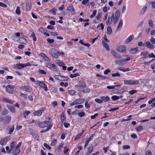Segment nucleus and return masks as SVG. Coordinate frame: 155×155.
Segmentation results:
<instances>
[{"label":"nucleus","mask_w":155,"mask_h":155,"mask_svg":"<svg viewBox=\"0 0 155 155\" xmlns=\"http://www.w3.org/2000/svg\"><path fill=\"white\" fill-rule=\"evenodd\" d=\"M75 87L78 91L84 93H88L90 91V89L86 87V84L83 80H80L79 84L76 85Z\"/></svg>","instance_id":"obj_1"},{"label":"nucleus","mask_w":155,"mask_h":155,"mask_svg":"<svg viewBox=\"0 0 155 155\" xmlns=\"http://www.w3.org/2000/svg\"><path fill=\"white\" fill-rule=\"evenodd\" d=\"M15 142L13 141L11 144V149L13 151L12 153L14 155H17L20 152L19 147L21 146V143L20 142L17 145H15Z\"/></svg>","instance_id":"obj_2"},{"label":"nucleus","mask_w":155,"mask_h":155,"mask_svg":"<svg viewBox=\"0 0 155 155\" xmlns=\"http://www.w3.org/2000/svg\"><path fill=\"white\" fill-rule=\"evenodd\" d=\"M38 126L41 128L47 127V128L50 129L52 127L51 122L50 121H46L39 122L38 123Z\"/></svg>","instance_id":"obj_3"},{"label":"nucleus","mask_w":155,"mask_h":155,"mask_svg":"<svg viewBox=\"0 0 155 155\" xmlns=\"http://www.w3.org/2000/svg\"><path fill=\"white\" fill-rule=\"evenodd\" d=\"M120 12L118 10H117L116 11L115 15L114 13L112 14L111 17H110L111 18V19H112V21L114 25H115L118 21L120 17Z\"/></svg>","instance_id":"obj_4"},{"label":"nucleus","mask_w":155,"mask_h":155,"mask_svg":"<svg viewBox=\"0 0 155 155\" xmlns=\"http://www.w3.org/2000/svg\"><path fill=\"white\" fill-rule=\"evenodd\" d=\"M139 83V81L137 80H124V84L126 85H136L138 84Z\"/></svg>","instance_id":"obj_5"},{"label":"nucleus","mask_w":155,"mask_h":155,"mask_svg":"<svg viewBox=\"0 0 155 155\" xmlns=\"http://www.w3.org/2000/svg\"><path fill=\"white\" fill-rule=\"evenodd\" d=\"M50 54L51 56L56 58H58V51L57 50L54 48H51L49 51Z\"/></svg>","instance_id":"obj_6"},{"label":"nucleus","mask_w":155,"mask_h":155,"mask_svg":"<svg viewBox=\"0 0 155 155\" xmlns=\"http://www.w3.org/2000/svg\"><path fill=\"white\" fill-rule=\"evenodd\" d=\"M5 87L6 91L10 94H12L14 91L13 86L10 84L6 86L5 85L3 86V87Z\"/></svg>","instance_id":"obj_7"},{"label":"nucleus","mask_w":155,"mask_h":155,"mask_svg":"<svg viewBox=\"0 0 155 155\" xmlns=\"http://www.w3.org/2000/svg\"><path fill=\"white\" fill-rule=\"evenodd\" d=\"M126 46L124 45H121L117 48V51L120 53H125L126 52Z\"/></svg>","instance_id":"obj_8"},{"label":"nucleus","mask_w":155,"mask_h":155,"mask_svg":"<svg viewBox=\"0 0 155 155\" xmlns=\"http://www.w3.org/2000/svg\"><path fill=\"white\" fill-rule=\"evenodd\" d=\"M46 65L47 67L49 68L52 71H56L57 70V68L54 64H52L48 62L46 63Z\"/></svg>","instance_id":"obj_9"},{"label":"nucleus","mask_w":155,"mask_h":155,"mask_svg":"<svg viewBox=\"0 0 155 155\" xmlns=\"http://www.w3.org/2000/svg\"><path fill=\"white\" fill-rule=\"evenodd\" d=\"M84 101V99L83 98H80L76 100L73 101L72 103H71L70 105L71 106H72L74 105H76L78 104H81Z\"/></svg>","instance_id":"obj_10"},{"label":"nucleus","mask_w":155,"mask_h":155,"mask_svg":"<svg viewBox=\"0 0 155 155\" xmlns=\"http://www.w3.org/2000/svg\"><path fill=\"white\" fill-rule=\"evenodd\" d=\"M54 77L57 80L63 81H67L69 78L68 77L62 75H55Z\"/></svg>","instance_id":"obj_11"},{"label":"nucleus","mask_w":155,"mask_h":155,"mask_svg":"<svg viewBox=\"0 0 155 155\" xmlns=\"http://www.w3.org/2000/svg\"><path fill=\"white\" fill-rule=\"evenodd\" d=\"M110 52L112 55L116 58L119 59L121 57L120 55L116 51L113 50H111Z\"/></svg>","instance_id":"obj_12"},{"label":"nucleus","mask_w":155,"mask_h":155,"mask_svg":"<svg viewBox=\"0 0 155 155\" xmlns=\"http://www.w3.org/2000/svg\"><path fill=\"white\" fill-rule=\"evenodd\" d=\"M146 47L150 49H153L155 48L154 45L149 41H146Z\"/></svg>","instance_id":"obj_13"},{"label":"nucleus","mask_w":155,"mask_h":155,"mask_svg":"<svg viewBox=\"0 0 155 155\" xmlns=\"http://www.w3.org/2000/svg\"><path fill=\"white\" fill-rule=\"evenodd\" d=\"M15 68L18 69H21L24 67V64L19 63L15 64L14 65Z\"/></svg>","instance_id":"obj_14"},{"label":"nucleus","mask_w":155,"mask_h":155,"mask_svg":"<svg viewBox=\"0 0 155 155\" xmlns=\"http://www.w3.org/2000/svg\"><path fill=\"white\" fill-rule=\"evenodd\" d=\"M21 88L25 89L26 91L29 92H31L32 90V89L29 86H25L22 87Z\"/></svg>","instance_id":"obj_15"},{"label":"nucleus","mask_w":155,"mask_h":155,"mask_svg":"<svg viewBox=\"0 0 155 155\" xmlns=\"http://www.w3.org/2000/svg\"><path fill=\"white\" fill-rule=\"evenodd\" d=\"M88 151L86 153V155H89L92 152L94 148L93 146L92 145L89 147H88Z\"/></svg>","instance_id":"obj_16"},{"label":"nucleus","mask_w":155,"mask_h":155,"mask_svg":"<svg viewBox=\"0 0 155 155\" xmlns=\"http://www.w3.org/2000/svg\"><path fill=\"white\" fill-rule=\"evenodd\" d=\"M42 110H38V111H34L33 114L35 116H39L42 114Z\"/></svg>","instance_id":"obj_17"},{"label":"nucleus","mask_w":155,"mask_h":155,"mask_svg":"<svg viewBox=\"0 0 155 155\" xmlns=\"http://www.w3.org/2000/svg\"><path fill=\"white\" fill-rule=\"evenodd\" d=\"M39 85L41 87L43 88L44 89V90L45 91H47L48 90L47 86H46V85L43 82H41L40 84Z\"/></svg>","instance_id":"obj_18"},{"label":"nucleus","mask_w":155,"mask_h":155,"mask_svg":"<svg viewBox=\"0 0 155 155\" xmlns=\"http://www.w3.org/2000/svg\"><path fill=\"white\" fill-rule=\"evenodd\" d=\"M100 98L102 99L103 101L106 102L109 101L110 98L108 96H106L105 97L104 96H101L100 97Z\"/></svg>","instance_id":"obj_19"},{"label":"nucleus","mask_w":155,"mask_h":155,"mask_svg":"<svg viewBox=\"0 0 155 155\" xmlns=\"http://www.w3.org/2000/svg\"><path fill=\"white\" fill-rule=\"evenodd\" d=\"M138 51V49L137 48H132L130 49L129 50V52L133 54H134L137 52Z\"/></svg>","instance_id":"obj_20"},{"label":"nucleus","mask_w":155,"mask_h":155,"mask_svg":"<svg viewBox=\"0 0 155 155\" xmlns=\"http://www.w3.org/2000/svg\"><path fill=\"white\" fill-rule=\"evenodd\" d=\"M8 140V138L7 137L4 138L1 140L0 141V144L2 145H3L6 143Z\"/></svg>","instance_id":"obj_21"},{"label":"nucleus","mask_w":155,"mask_h":155,"mask_svg":"<svg viewBox=\"0 0 155 155\" xmlns=\"http://www.w3.org/2000/svg\"><path fill=\"white\" fill-rule=\"evenodd\" d=\"M133 35H131L128 37L125 41L126 43H127L130 42L133 38Z\"/></svg>","instance_id":"obj_22"},{"label":"nucleus","mask_w":155,"mask_h":155,"mask_svg":"<svg viewBox=\"0 0 155 155\" xmlns=\"http://www.w3.org/2000/svg\"><path fill=\"white\" fill-rule=\"evenodd\" d=\"M112 21V19H111L110 17H109L106 21V25L108 26L110 25L111 24Z\"/></svg>","instance_id":"obj_23"},{"label":"nucleus","mask_w":155,"mask_h":155,"mask_svg":"<svg viewBox=\"0 0 155 155\" xmlns=\"http://www.w3.org/2000/svg\"><path fill=\"white\" fill-rule=\"evenodd\" d=\"M123 23V20L122 19H121L119 21L118 26L117 29V30H120V29L122 26Z\"/></svg>","instance_id":"obj_24"},{"label":"nucleus","mask_w":155,"mask_h":155,"mask_svg":"<svg viewBox=\"0 0 155 155\" xmlns=\"http://www.w3.org/2000/svg\"><path fill=\"white\" fill-rule=\"evenodd\" d=\"M102 44L104 47H105L107 51H109V48L108 44L104 41L102 42Z\"/></svg>","instance_id":"obj_25"},{"label":"nucleus","mask_w":155,"mask_h":155,"mask_svg":"<svg viewBox=\"0 0 155 155\" xmlns=\"http://www.w3.org/2000/svg\"><path fill=\"white\" fill-rule=\"evenodd\" d=\"M123 58L119 60H117L116 61V63L120 65L123 64L124 62V60H123Z\"/></svg>","instance_id":"obj_26"},{"label":"nucleus","mask_w":155,"mask_h":155,"mask_svg":"<svg viewBox=\"0 0 155 155\" xmlns=\"http://www.w3.org/2000/svg\"><path fill=\"white\" fill-rule=\"evenodd\" d=\"M107 32L108 34L110 35L112 33V30L110 26H108L107 29Z\"/></svg>","instance_id":"obj_27"},{"label":"nucleus","mask_w":155,"mask_h":155,"mask_svg":"<svg viewBox=\"0 0 155 155\" xmlns=\"http://www.w3.org/2000/svg\"><path fill=\"white\" fill-rule=\"evenodd\" d=\"M67 9L68 11H71L72 12H74V10L72 5H70L67 8Z\"/></svg>","instance_id":"obj_28"},{"label":"nucleus","mask_w":155,"mask_h":155,"mask_svg":"<svg viewBox=\"0 0 155 155\" xmlns=\"http://www.w3.org/2000/svg\"><path fill=\"white\" fill-rule=\"evenodd\" d=\"M147 8V7L146 6H144L142 8L140 12V14H144Z\"/></svg>","instance_id":"obj_29"},{"label":"nucleus","mask_w":155,"mask_h":155,"mask_svg":"<svg viewBox=\"0 0 155 155\" xmlns=\"http://www.w3.org/2000/svg\"><path fill=\"white\" fill-rule=\"evenodd\" d=\"M56 63L60 67L62 66L64 64V63L62 62V61L60 60H57L56 61Z\"/></svg>","instance_id":"obj_30"},{"label":"nucleus","mask_w":155,"mask_h":155,"mask_svg":"<svg viewBox=\"0 0 155 155\" xmlns=\"http://www.w3.org/2000/svg\"><path fill=\"white\" fill-rule=\"evenodd\" d=\"M118 69L123 72L128 71H130V69L128 68H118Z\"/></svg>","instance_id":"obj_31"},{"label":"nucleus","mask_w":155,"mask_h":155,"mask_svg":"<svg viewBox=\"0 0 155 155\" xmlns=\"http://www.w3.org/2000/svg\"><path fill=\"white\" fill-rule=\"evenodd\" d=\"M136 130L137 131L140 132L143 130V127L142 126H139L135 128Z\"/></svg>","instance_id":"obj_32"},{"label":"nucleus","mask_w":155,"mask_h":155,"mask_svg":"<svg viewBox=\"0 0 155 155\" xmlns=\"http://www.w3.org/2000/svg\"><path fill=\"white\" fill-rule=\"evenodd\" d=\"M31 4L30 3H26V10L27 11H29L31 9Z\"/></svg>","instance_id":"obj_33"},{"label":"nucleus","mask_w":155,"mask_h":155,"mask_svg":"<svg viewBox=\"0 0 155 155\" xmlns=\"http://www.w3.org/2000/svg\"><path fill=\"white\" fill-rule=\"evenodd\" d=\"M120 97L117 95H114L112 97L111 99L113 101H116L118 100Z\"/></svg>","instance_id":"obj_34"},{"label":"nucleus","mask_w":155,"mask_h":155,"mask_svg":"<svg viewBox=\"0 0 155 155\" xmlns=\"http://www.w3.org/2000/svg\"><path fill=\"white\" fill-rule=\"evenodd\" d=\"M8 108L13 113L15 112V110L13 107L11 105H9L8 106Z\"/></svg>","instance_id":"obj_35"},{"label":"nucleus","mask_w":155,"mask_h":155,"mask_svg":"<svg viewBox=\"0 0 155 155\" xmlns=\"http://www.w3.org/2000/svg\"><path fill=\"white\" fill-rule=\"evenodd\" d=\"M68 93L70 95H74L75 94L76 91L74 90H71L69 91Z\"/></svg>","instance_id":"obj_36"},{"label":"nucleus","mask_w":155,"mask_h":155,"mask_svg":"<svg viewBox=\"0 0 155 155\" xmlns=\"http://www.w3.org/2000/svg\"><path fill=\"white\" fill-rule=\"evenodd\" d=\"M97 29H99L100 28H101V29L103 30L104 28V26L103 23H101L100 24L98 25L97 27Z\"/></svg>","instance_id":"obj_37"},{"label":"nucleus","mask_w":155,"mask_h":155,"mask_svg":"<svg viewBox=\"0 0 155 155\" xmlns=\"http://www.w3.org/2000/svg\"><path fill=\"white\" fill-rule=\"evenodd\" d=\"M30 113V112L29 111H25L23 113L24 115V117L26 118L27 117L29 114Z\"/></svg>","instance_id":"obj_38"},{"label":"nucleus","mask_w":155,"mask_h":155,"mask_svg":"<svg viewBox=\"0 0 155 155\" xmlns=\"http://www.w3.org/2000/svg\"><path fill=\"white\" fill-rule=\"evenodd\" d=\"M79 74L78 73H76L74 74H71L70 75V77L71 78H74L75 77H76L77 76H79Z\"/></svg>","instance_id":"obj_39"},{"label":"nucleus","mask_w":155,"mask_h":155,"mask_svg":"<svg viewBox=\"0 0 155 155\" xmlns=\"http://www.w3.org/2000/svg\"><path fill=\"white\" fill-rule=\"evenodd\" d=\"M39 31L43 34L45 33V32L46 31L45 29L42 27H40L39 28Z\"/></svg>","instance_id":"obj_40"},{"label":"nucleus","mask_w":155,"mask_h":155,"mask_svg":"<svg viewBox=\"0 0 155 155\" xmlns=\"http://www.w3.org/2000/svg\"><path fill=\"white\" fill-rule=\"evenodd\" d=\"M20 43L23 44H25L27 43V40L24 38H21L20 40Z\"/></svg>","instance_id":"obj_41"},{"label":"nucleus","mask_w":155,"mask_h":155,"mask_svg":"<svg viewBox=\"0 0 155 155\" xmlns=\"http://www.w3.org/2000/svg\"><path fill=\"white\" fill-rule=\"evenodd\" d=\"M15 12L18 15H20V14L21 12L19 7L18 6L17 7L15 11Z\"/></svg>","instance_id":"obj_42"},{"label":"nucleus","mask_w":155,"mask_h":155,"mask_svg":"<svg viewBox=\"0 0 155 155\" xmlns=\"http://www.w3.org/2000/svg\"><path fill=\"white\" fill-rule=\"evenodd\" d=\"M61 120L62 122H64L66 120V118L63 114H62L61 116Z\"/></svg>","instance_id":"obj_43"},{"label":"nucleus","mask_w":155,"mask_h":155,"mask_svg":"<svg viewBox=\"0 0 155 155\" xmlns=\"http://www.w3.org/2000/svg\"><path fill=\"white\" fill-rule=\"evenodd\" d=\"M97 11L96 10L94 11L92 14L91 15L90 17L91 18H93L94 17L96 14Z\"/></svg>","instance_id":"obj_44"},{"label":"nucleus","mask_w":155,"mask_h":155,"mask_svg":"<svg viewBox=\"0 0 155 155\" xmlns=\"http://www.w3.org/2000/svg\"><path fill=\"white\" fill-rule=\"evenodd\" d=\"M95 101L98 103L101 104L103 102V100L101 99L96 98L95 99Z\"/></svg>","instance_id":"obj_45"},{"label":"nucleus","mask_w":155,"mask_h":155,"mask_svg":"<svg viewBox=\"0 0 155 155\" xmlns=\"http://www.w3.org/2000/svg\"><path fill=\"white\" fill-rule=\"evenodd\" d=\"M147 51L142 52L140 54V55L142 57H143L147 54Z\"/></svg>","instance_id":"obj_46"},{"label":"nucleus","mask_w":155,"mask_h":155,"mask_svg":"<svg viewBox=\"0 0 155 155\" xmlns=\"http://www.w3.org/2000/svg\"><path fill=\"white\" fill-rule=\"evenodd\" d=\"M47 41L48 43L50 44L53 43L54 41V40L53 39H51L49 38L47 39Z\"/></svg>","instance_id":"obj_47"},{"label":"nucleus","mask_w":155,"mask_h":155,"mask_svg":"<svg viewBox=\"0 0 155 155\" xmlns=\"http://www.w3.org/2000/svg\"><path fill=\"white\" fill-rule=\"evenodd\" d=\"M118 85H113L111 86H107V87L108 89H113L114 88L118 86Z\"/></svg>","instance_id":"obj_48"},{"label":"nucleus","mask_w":155,"mask_h":155,"mask_svg":"<svg viewBox=\"0 0 155 155\" xmlns=\"http://www.w3.org/2000/svg\"><path fill=\"white\" fill-rule=\"evenodd\" d=\"M120 76V74L118 73H114L112 74V76L113 77H119Z\"/></svg>","instance_id":"obj_49"},{"label":"nucleus","mask_w":155,"mask_h":155,"mask_svg":"<svg viewBox=\"0 0 155 155\" xmlns=\"http://www.w3.org/2000/svg\"><path fill=\"white\" fill-rule=\"evenodd\" d=\"M82 133L81 134H78L76 136V137H75L74 139V140H77L78 139H79L80 137L81 136V135H82Z\"/></svg>","instance_id":"obj_50"},{"label":"nucleus","mask_w":155,"mask_h":155,"mask_svg":"<svg viewBox=\"0 0 155 155\" xmlns=\"http://www.w3.org/2000/svg\"><path fill=\"white\" fill-rule=\"evenodd\" d=\"M130 146L128 145H125L123 146V148L124 150L129 149L130 148Z\"/></svg>","instance_id":"obj_51"},{"label":"nucleus","mask_w":155,"mask_h":155,"mask_svg":"<svg viewBox=\"0 0 155 155\" xmlns=\"http://www.w3.org/2000/svg\"><path fill=\"white\" fill-rule=\"evenodd\" d=\"M57 10L54 8L51 10H50L49 11L52 12V13L54 15L56 14V12Z\"/></svg>","instance_id":"obj_52"},{"label":"nucleus","mask_w":155,"mask_h":155,"mask_svg":"<svg viewBox=\"0 0 155 155\" xmlns=\"http://www.w3.org/2000/svg\"><path fill=\"white\" fill-rule=\"evenodd\" d=\"M14 129V126H13L12 128H10L9 129V132L8 133L9 134H12V132L13 131Z\"/></svg>","instance_id":"obj_53"},{"label":"nucleus","mask_w":155,"mask_h":155,"mask_svg":"<svg viewBox=\"0 0 155 155\" xmlns=\"http://www.w3.org/2000/svg\"><path fill=\"white\" fill-rule=\"evenodd\" d=\"M3 100H4V101H5L6 102H7L8 103H9L11 104H12L13 102L12 101H11V100H9L8 99L5 98V99H4Z\"/></svg>","instance_id":"obj_54"},{"label":"nucleus","mask_w":155,"mask_h":155,"mask_svg":"<svg viewBox=\"0 0 155 155\" xmlns=\"http://www.w3.org/2000/svg\"><path fill=\"white\" fill-rule=\"evenodd\" d=\"M21 96L23 97L24 99L26 100L27 99V97L26 94L21 93Z\"/></svg>","instance_id":"obj_55"},{"label":"nucleus","mask_w":155,"mask_h":155,"mask_svg":"<svg viewBox=\"0 0 155 155\" xmlns=\"http://www.w3.org/2000/svg\"><path fill=\"white\" fill-rule=\"evenodd\" d=\"M44 146L46 148L49 149V150H51V147L50 146H49V145L48 144H47V143H45L44 144Z\"/></svg>","instance_id":"obj_56"},{"label":"nucleus","mask_w":155,"mask_h":155,"mask_svg":"<svg viewBox=\"0 0 155 155\" xmlns=\"http://www.w3.org/2000/svg\"><path fill=\"white\" fill-rule=\"evenodd\" d=\"M150 41L153 44H155V38L151 37L150 40Z\"/></svg>","instance_id":"obj_57"},{"label":"nucleus","mask_w":155,"mask_h":155,"mask_svg":"<svg viewBox=\"0 0 155 155\" xmlns=\"http://www.w3.org/2000/svg\"><path fill=\"white\" fill-rule=\"evenodd\" d=\"M78 115L80 117H81L84 116L85 114L84 112H81L79 113L78 114Z\"/></svg>","instance_id":"obj_58"},{"label":"nucleus","mask_w":155,"mask_h":155,"mask_svg":"<svg viewBox=\"0 0 155 155\" xmlns=\"http://www.w3.org/2000/svg\"><path fill=\"white\" fill-rule=\"evenodd\" d=\"M148 23L149 26L152 27L153 26V21L151 20H149L148 21Z\"/></svg>","instance_id":"obj_59"},{"label":"nucleus","mask_w":155,"mask_h":155,"mask_svg":"<svg viewBox=\"0 0 155 155\" xmlns=\"http://www.w3.org/2000/svg\"><path fill=\"white\" fill-rule=\"evenodd\" d=\"M8 113V110L6 109H5L4 110L3 112H2V115H5L7 114Z\"/></svg>","instance_id":"obj_60"},{"label":"nucleus","mask_w":155,"mask_h":155,"mask_svg":"<svg viewBox=\"0 0 155 155\" xmlns=\"http://www.w3.org/2000/svg\"><path fill=\"white\" fill-rule=\"evenodd\" d=\"M85 106L86 109H88L90 107V105L88 103V101H87L85 104Z\"/></svg>","instance_id":"obj_61"},{"label":"nucleus","mask_w":155,"mask_h":155,"mask_svg":"<svg viewBox=\"0 0 155 155\" xmlns=\"http://www.w3.org/2000/svg\"><path fill=\"white\" fill-rule=\"evenodd\" d=\"M150 3L152 5V7L153 8H155V2L154 1L150 2Z\"/></svg>","instance_id":"obj_62"},{"label":"nucleus","mask_w":155,"mask_h":155,"mask_svg":"<svg viewBox=\"0 0 155 155\" xmlns=\"http://www.w3.org/2000/svg\"><path fill=\"white\" fill-rule=\"evenodd\" d=\"M110 71L109 69H107L105 70L104 72V74H108Z\"/></svg>","instance_id":"obj_63"},{"label":"nucleus","mask_w":155,"mask_h":155,"mask_svg":"<svg viewBox=\"0 0 155 155\" xmlns=\"http://www.w3.org/2000/svg\"><path fill=\"white\" fill-rule=\"evenodd\" d=\"M50 34L51 35L54 36H56L58 35V33L56 32H52Z\"/></svg>","instance_id":"obj_64"}]
</instances>
